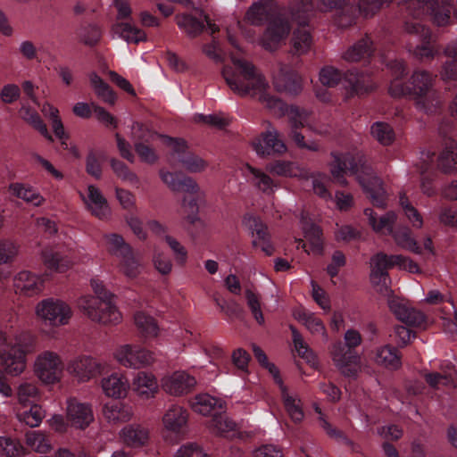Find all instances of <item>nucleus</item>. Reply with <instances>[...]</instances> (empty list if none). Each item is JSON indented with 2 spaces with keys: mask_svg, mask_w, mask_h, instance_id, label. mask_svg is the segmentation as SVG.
Returning <instances> with one entry per match:
<instances>
[{
  "mask_svg": "<svg viewBox=\"0 0 457 457\" xmlns=\"http://www.w3.org/2000/svg\"><path fill=\"white\" fill-rule=\"evenodd\" d=\"M270 5L267 3L253 4L245 13V21L254 26H259L267 19Z\"/></svg>",
  "mask_w": 457,
  "mask_h": 457,
  "instance_id": "0e129e2a",
  "label": "nucleus"
},
{
  "mask_svg": "<svg viewBox=\"0 0 457 457\" xmlns=\"http://www.w3.org/2000/svg\"><path fill=\"white\" fill-rule=\"evenodd\" d=\"M284 113L288 119L289 126H294L300 129L307 127L317 133H323L313 126L312 122V113L311 111L300 108L295 105H290L286 107Z\"/></svg>",
  "mask_w": 457,
  "mask_h": 457,
  "instance_id": "c9c22d12",
  "label": "nucleus"
},
{
  "mask_svg": "<svg viewBox=\"0 0 457 457\" xmlns=\"http://www.w3.org/2000/svg\"><path fill=\"white\" fill-rule=\"evenodd\" d=\"M16 292L26 296L39 294L44 287L43 278L29 270L20 271L13 279Z\"/></svg>",
  "mask_w": 457,
  "mask_h": 457,
  "instance_id": "4be33fe9",
  "label": "nucleus"
},
{
  "mask_svg": "<svg viewBox=\"0 0 457 457\" xmlns=\"http://www.w3.org/2000/svg\"><path fill=\"white\" fill-rule=\"evenodd\" d=\"M100 386L105 396L112 399H122L129 393V383L125 374L112 372L102 378Z\"/></svg>",
  "mask_w": 457,
  "mask_h": 457,
  "instance_id": "412c9836",
  "label": "nucleus"
},
{
  "mask_svg": "<svg viewBox=\"0 0 457 457\" xmlns=\"http://www.w3.org/2000/svg\"><path fill=\"white\" fill-rule=\"evenodd\" d=\"M89 80L95 93L102 101L110 104L115 103V96L112 90L96 73H91Z\"/></svg>",
  "mask_w": 457,
  "mask_h": 457,
  "instance_id": "680f3d73",
  "label": "nucleus"
},
{
  "mask_svg": "<svg viewBox=\"0 0 457 457\" xmlns=\"http://www.w3.org/2000/svg\"><path fill=\"white\" fill-rule=\"evenodd\" d=\"M19 113L23 120L38 130L45 137L52 140V137L49 134L46 124L43 122L40 116L35 110L29 106H21Z\"/></svg>",
  "mask_w": 457,
  "mask_h": 457,
  "instance_id": "052dcab7",
  "label": "nucleus"
},
{
  "mask_svg": "<svg viewBox=\"0 0 457 457\" xmlns=\"http://www.w3.org/2000/svg\"><path fill=\"white\" fill-rule=\"evenodd\" d=\"M192 410L202 415H209L212 411L223 409V401L208 394L196 395L190 401Z\"/></svg>",
  "mask_w": 457,
  "mask_h": 457,
  "instance_id": "58836bf2",
  "label": "nucleus"
},
{
  "mask_svg": "<svg viewBox=\"0 0 457 457\" xmlns=\"http://www.w3.org/2000/svg\"><path fill=\"white\" fill-rule=\"evenodd\" d=\"M106 251L112 256L121 258L132 250V247L124 240L123 237L116 233L104 235Z\"/></svg>",
  "mask_w": 457,
  "mask_h": 457,
  "instance_id": "09e8293b",
  "label": "nucleus"
},
{
  "mask_svg": "<svg viewBox=\"0 0 457 457\" xmlns=\"http://www.w3.org/2000/svg\"><path fill=\"white\" fill-rule=\"evenodd\" d=\"M291 42L293 52L296 54H306L312 45L310 32L304 27L294 31Z\"/></svg>",
  "mask_w": 457,
  "mask_h": 457,
  "instance_id": "bf43d9fd",
  "label": "nucleus"
},
{
  "mask_svg": "<svg viewBox=\"0 0 457 457\" xmlns=\"http://www.w3.org/2000/svg\"><path fill=\"white\" fill-rule=\"evenodd\" d=\"M402 357L398 350L389 345L378 347L374 352V361L387 370H396L402 366Z\"/></svg>",
  "mask_w": 457,
  "mask_h": 457,
  "instance_id": "7c9ffc66",
  "label": "nucleus"
},
{
  "mask_svg": "<svg viewBox=\"0 0 457 457\" xmlns=\"http://www.w3.org/2000/svg\"><path fill=\"white\" fill-rule=\"evenodd\" d=\"M290 328L292 331L295 349L298 355L304 359L312 367H317L318 360L312 350L308 346L301 334L294 327L291 326Z\"/></svg>",
  "mask_w": 457,
  "mask_h": 457,
  "instance_id": "5fc2aeb1",
  "label": "nucleus"
},
{
  "mask_svg": "<svg viewBox=\"0 0 457 457\" xmlns=\"http://www.w3.org/2000/svg\"><path fill=\"white\" fill-rule=\"evenodd\" d=\"M35 314L42 325L56 328L68 325L73 312L66 302L50 297L41 300L36 304Z\"/></svg>",
  "mask_w": 457,
  "mask_h": 457,
  "instance_id": "0eeeda50",
  "label": "nucleus"
},
{
  "mask_svg": "<svg viewBox=\"0 0 457 457\" xmlns=\"http://www.w3.org/2000/svg\"><path fill=\"white\" fill-rule=\"evenodd\" d=\"M400 4L415 18L428 15L436 26L449 25L455 10L454 0H400Z\"/></svg>",
  "mask_w": 457,
  "mask_h": 457,
  "instance_id": "20e7f679",
  "label": "nucleus"
},
{
  "mask_svg": "<svg viewBox=\"0 0 457 457\" xmlns=\"http://www.w3.org/2000/svg\"><path fill=\"white\" fill-rule=\"evenodd\" d=\"M447 59L440 71L441 79L445 81L457 79V43L450 44L445 50Z\"/></svg>",
  "mask_w": 457,
  "mask_h": 457,
  "instance_id": "49530a36",
  "label": "nucleus"
},
{
  "mask_svg": "<svg viewBox=\"0 0 457 457\" xmlns=\"http://www.w3.org/2000/svg\"><path fill=\"white\" fill-rule=\"evenodd\" d=\"M372 137L382 145H390L395 139V134L392 127L382 121H377L370 127Z\"/></svg>",
  "mask_w": 457,
  "mask_h": 457,
  "instance_id": "4d7b16f0",
  "label": "nucleus"
},
{
  "mask_svg": "<svg viewBox=\"0 0 457 457\" xmlns=\"http://www.w3.org/2000/svg\"><path fill=\"white\" fill-rule=\"evenodd\" d=\"M115 299H96L84 295L78 301L79 310L92 321L104 325H115L122 320V315L114 302Z\"/></svg>",
  "mask_w": 457,
  "mask_h": 457,
  "instance_id": "39448f33",
  "label": "nucleus"
},
{
  "mask_svg": "<svg viewBox=\"0 0 457 457\" xmlns=\"http://www.w3.org/2000/svg\"><path fill=\"white\" fill-rule=\"evenodd\" d=\"M112 30L128 43L137 44L146 41V34L129 22H119L113 25Z\"/></svg>",
  "mask_w": 457,
  "mask_h": 457,
  "instance_id": "a18cd8bd",
  "label": "nucleus"
},
{
  "mask_svg": "<svg viewBox=\"0 0 457 457\" xmlns=\"http://www.w3.org/2000/svg\"><path fill=\"white\" fill-rule=\"evenodd\" d=\"M40 256L44 266L51 272L62 273L73 266L67 256L50 248L42 250Z\"/></svg>",
  "mask_w": 457,
  "mask_h": 457,
  "instance_id": "2f4dec72",
  "label": "nucleus"
},
{
  "mask_svg": "<svg viewBox=\"0 0 457 457\" xmlns=\"http://www.w3.org/2000/svg\"><path fill=\"white\" fill-rule=\"evenodd\" d=\"M245 171L250 175L249 180L252 185L266 195H271L278 187L277 183L263 170L245 164Z\"/></svg>",
  "mask_w": 457,
  "mask_h": 457,
  "instance_id": "72a5a7b5",
  "label": "nucleus"
},
{
  "mask_svg": "<svg viewBox=\"0 0 457 457\" xmlns=\"http://www.w3.org/2000/svg\"><path fill=\"white\" fill-rule=\"evenodd\" d=\"M66 417L71 427L85 429L94 420L92 406L76 398H70L67 401Z\"/></svg>",
  "mask_w": 457,
  "mask_h": 457,
  "instance_id": "dca6fc26",
  "label": "nucleus"
},
{
  "mask_svg": "<svg viewBox=\"0 0 457 457\" xmlns=\"http://www.w3.org/2000/svg\"><path fill=\"white\" fill-rule=\"evenodd\" d=\"M438 169L445 174L457 172V144L451 142L440 153L437 160Z\"/></svg>",
  "mask_w": 457,
  "mask_h": 457,
  "instance_id": "ea45409f",
  "label": "nucleus"
},
{
  "mask_svg": "<svg viewBox=\"0 0 457 457\" xmlns=\"http://www.w3.org/2000/svg\"><path fill=\"white\" fill-rule=\"evenodd\" d=\"M253 145L257 154L262 156L275 153L283 154L287 151V146L279 137L278 131L270 125L259 138L253 141Z\"/></svg>",
  "mask_w": 457,
  "mask_h": 457,
  "instance_id": "a211bd4d",
  "label": "nucleus"
},
{
  "mask_svg": "<svg viewBox=\"0 0 457 457\" xmlns=\"http://www.w3.org/2000/svg\"><path fill=\"white\" fill-rule=\"evenodd\" d=\"M110 164L115 175L122 181L131 185L139 184V178L137 175L130 170L124 162L116 159H111Z\"/></svg>",
  "mask_w": 457,
  "mask_h": 457,
  "instance_id": "774afa93",
  "label": "nucleus"
},
{
  "mask_svg": "<svg viewBox=\"0 0 457 457\" xmlns=\"http://www.w3.org/2000/svg\"><path fill=\"white\" fill-rule=\"evenodd\" d=\"M395 244L401 248L411 251L415 253H420V247L417 241L412 237L411 231L408 227H401L391 234Z\"/></svg>",
  "mask_w": 457,
  "mask_h": 457,
  "instance_id": "13d9d810",
  "label": "nucleus"
},
{
  "mask_svg": "<svg viewBox=\"0 0 457 457\" xmlns=\"http://www.w3.org/2000/svg\"><path fill=\"white\" fill-rule=\"evenodd\" d=\"M16 416L20 421L30 428H36L42 422L45 417V411L40 405L33 404L30 406L29 410L18 411Z\"/></svg>",
  "mask_w": 457,
  "mask_h": 457,
  "instance_id": "e2e57ef3",
  "label": "nucleus"
},
{
  "mask_svg": "<svg viewBox=\"0 0 457 457\" xmlns=\"http://www.w3.org/2000/svg\"><path fill=\"white\" fill-rule=\"evenodd\" d=\"M188 420L187 411L179 405L171 404L164 411L162 419L164 429L172 434H179L186 427Z\"/></svg>",
  "mask_w": 457,
  "mask_h": 457,
  "instance_id": "393cba45",
  "label": "nucleus"
},
{
  "mask_svg": "<svg viewBox=\"0 0 457 457\" xmlns=\"http://www.w3.org/2000/svg\"><path fill=\"white\" fill-rule=\"evenodd\" d=\"M162 138L163 144L170 150V162L173 167L179 164L189 173H200L208 167V162L204 159L187 151L185 140L168 136H162Z\"/></svg>",
  "mask_w": 457,
  "mask_h": 457,
  "instance_id": "6e6552de",
  "label": "nucleus"
},
{
  "mask_svg": "<svg viewBox=\"0 0 457 457\" xmlns=\"http://www.w3.org/2000/svg\"><path fill=\"white\" fill-rule=\"evenodd\" d=\"M330 353L334 365L343 376L355 378L361 371V360L355 350L338 342L332 345Z\"/></svg>",
  "mask_w": 457,
  "mask_h": 457,
  "instance_id": "f8f14e48",
  "label": "nucleus"
},
{
  "mask_svg": "<svg viewBox=\"0 0 457 457\" xmlns=\"http://www.w3.org/2000/svg\"><path fill=\"white\" fill-rule=\"evenodd\" d=\"M390 69L395 78L392 79L388 91L393 97H401L409 95V85L403 86L400 78L405 73L404 63L401 61H394L390 63Z\"/></svg>",
  "mask_w": 457,
  "mask_h": 457,
  "instance_id": "79ce46f5",
  "label": "nucleus"
},
{
  "mask_svg": "<svg viewBox=\"0 0 457 457\" xmlns=\"http://www.w3.org/2000/svg\"><path fill=\"white\" fill-rule=\"evenodd\" d=\"M295 317L302 322L312 334L321 335L325 339H328V334L323 322L313 313L299 311L295 313Z\"/></svg>",
  "mask_w": 457,
  "mask_h": 457,
  "instance_id": "864d4df0",
  "label": "nucleus"
},
{
  "mask_svg": "<svg viewBox=\"0 0 457 457\" xmlns=\"http://www.w3.org/2000/svg\"><path fill=\"white\" fill-rule=\"evenodd\" d=\"M405 31L411 37L409 41V51L420 60L433 59L436 50L430 44L429 29L420 22H406Z\"/></svg>",
  "mask_w": 457,
  "mask_h": 457,
  "instance_id": "9b49d317",
  "label": "nucleus"
},
{
  "mask_svg": "<svg viewBox=\"0 0 457 457\" xmlns=\"http://www.w3.org/2000/svg\"><path fill=\"white\" fill-rule=\"evenodd\" d=\"M331 155L333 161L329 165L330 173L337 183L347 186L345 175L349 172L355 177L362 189L368 194L373 205L382 209L386 208V195L382 182L362 154L332 153Z\"/></svg>",
  "mask_w": 457,
  "mask_h": 457,
  "instance_id": "f257e3e1",
  "label": "nucleus"
},
{
  "mask_svg": "<svg viewBox=\"0 0 457 457\" xmlns=\"http://www.w3.org/2000/svg\"><path fill=\"white\" fill-rule=\"evenodd\" d=\"M106 368L107 363L103 360L81 354L68 361L66 370L78 383H87L101 376Z\"/></svg>",
  "mask_w": 457,
  "mask_h": 457,
  "instance_id": "1a4fd4ad",
  "label": "nucleus"
},
{
  "mask_svg": "<svg viewBox=\"0 0 457 457\" xmlns=\"http://www.w3.org/2000/svg\"><path fill=\"white\" fill-rule=\"evenodd\" d=\"M175 21L178 27L190 37H197L204 28L202 21L190 14H177Z\"/></svg>",
  "mask_w": 457,
  "mask_h": 457,
  "instance_id": "603ef678",
  "label": "nucleus"
},
{
  "mask_svg": "<svg viewBox=\"0 0 457 457\" xmlns=\"http://www.w3.org/2000/svg\"><path fill=\"white\" fill-rule=\"evenodd\" d=\"M250 229L253 237V245L260 248L266 255L274 253L273 245L270 241L268 228L259 219L250 220Z\"/></svg>",
  "mask_w": 457,
  "mask_h": 457,
  "instance_id": "c756f323",
  "label": "nucleus"
},
{
  "mask_svg": "<svg viewBox=\"0 0 457 457\" xmlns=\"http://www.w3.org/2000/svg\"><path fill=\"white\" fill-rule=\"evenodd\" d=\"M207 428L212 435L222 437H234L238 432L237 424L226 413L214 414L208 421Z\"/></svg>",
  "mask_w": 457,
  "mask_h": 457,
  "instance_id": "cd10ccee",
  "label": "nucleus"
},
{
  "mask_svg": "<svg viewBox=\"0 0 457 457\" xmlns=\"http://www.w3.org/2000/svg\"><path fill=\"white\" fill-rule=\"evenodd\" d=\"M131 385L135 395L143 401L155 398L159 392L157 378L151 372L138 371L133 377Z\"/></svg>",
  "mask_w": 457,
  "mask_h": 457,
  "instance_id": "6ab92c4d",
  "label": "nucleus"
},
{
  "mask_svg": "<svg viewBox=\"0 0 457 457\" xmlns=\"http://www.w3.org/2000/svg\"><path fill=\"white\" fill-rule=\"evenodd\" d=\"M19 253V244L10 239H0V265L13 262Z\"/></svg>",
  "mask_w": 457,
  "mask_h": 457,
  "instance_id": "338daca9",
  "label": "nucleus"
},
{
  "mask_svg": "<svg viewBox=\"0 0 457 457\" xmlns=\"http://www.w3.org/2000/svg\"><path fill=\"white\" fill-rule=\"evenodd\" d=\"M344 87L351 94L361 95L375 88V84L370 78L365 74L349 72L345 75Z\"/></svg>",
  "mask_w": 457,
  "mask_h": 457,
  "instance_id": "e433bc0d",
  "label": "nucleus"
},
{
  "mask_svg": "<svg viewBox=\"0 0 457 457\" xmlns=\"http://www.w3.org/2000/svg\"><path fill=\"white\" fill-rule=\"evenodd\" d=\"M292 19L304 26L313 10L312 0H289L287 5Z\"/></svg>",
  "mask_w": 457,
  "mask_h": 457,
  "instance_id": "c03bdc74",
  "label": "nucleus"
},
{
  "mask_svg": "<svg viewBox=\"0 0 457 457\" xmlns=\"http://www.w3.org/2000/svg\"><path fill=\"white\" fill-rule=\"evenodd\" d=\"M370 278L373 283L378 285L379 293L387 295L390 293L388 287L389 277L387 269H391L389 256L384 253H378L370 259Z\"/></svg>",
  "mask_w": 457,
  "mask_h": 457,
  "instance_id": "aec40b11",
  "label": "nucleus"
},
{
  "mask_svg": "<svg viewBox=\"0 0 457 457\" xmlns=\"http://www.w3.org/2000/svg\"><path fill=\"white\" fill-rule=\"evenodd\" d=\"M277 384L279 386L283 405L287 413L295 423L301 422L304 418V413L303 403L298 395L290 392L284 385L282 379H278Z\"/></svg>",
  "mask_w": 457,
  "mask_h": 457,
  "instance_id": "bb28decb",
  "label": "nucleus"
},
{
  "mask_svg": "<svg viewBox=\"0 0 457 457\" xmlns=\"http://www.w3.org/2000/svg\"><path fill=\"white\" fill-rule=\"evenodd\" d=\"M434 83L435 77L422 70L414 71L409 79V95L416 106L426 112H434L441 104Z\"/></svg>",
  "mask_w": 457,
  "mask_h": 457,
  "instance_id": "7ed1b4c3",
  "label": "nucleus"
},
{
  "mask_svg": "<svg viewBox=\"0 0 457 457\" xmlns=\"http://www.w3.org/2000/svg\"><path fill=\"white\" fill-rule=\"evenodd\" d=\"M372 53V42L364 37L349 47L343 54V58L350 62H359L370 56Z\"/></svg>",
  "mask_w": 457,
  "mask_h": 457,
  "instance_id": "8fccbe9b",
  "label": "nucleus"
},
{
  "mask_svg": "<svg viewBox=\"0 0 457 457\" xmlns=\"http://www.w3.org/2000/svg\"><path fill=\"white\" fill-rule=\"evenodd\" d=\"M302 229L304 237L311 245L312 253H320L322 250V232L320 228L307 219L303 214L301 217Z\"/></svg>",
  "mask_w": 457,
  "mask_h": 457,
  "instance_id": "a19ab883",
  "label": "nucleus"
},
{
  "mask_svg": "<svg viewBox=\"0 0 457 457\" xmlns=\"http://www.w3.org/2000/svg\"><path fill=\"white\" fill-rule=\"evenodd\" d=\"M196 386V379L184 370H177L164 376L161 380L162 389L171 396L189 394Z\"/></svg>",
  "mask_w": 457,
  "mask_h": 457,
  "instance_id": "ddd939ff",
  "label": "nucleus"
},
{
  "mask_svg": "<svg viewBox=\"0 0 457 457\" xmlns=\"http://www.w3.org/2000/svg\"><path fill=\"white\" fill-rule=\"evenodd\" d=\"M103 416L110 425L129 422L134 416L133 407L125 403H107L103 406Z\"/></svg>",
  "mask_w": 457,
  "mask_h": 457,
  "instance_id": "a878e982",
  "label": "nucleus"
},
{
  "mask_svg": "<svg viewBox=\"0 0 457 457\" xmlns=\"http://www.w3.org/2000/svg\"><path fill=\"white\" fill-rule=\"evenodd\" d=\"M31 367L34 376L45 386L56 385L63 378L64 362L55 351L44 350L38 353Z\"/></svg>",
  "mask_w": 457,
  "mask_h": 457,
  "instance_id": "423d86ee",
  "label": "nucleus"
},
{
  "mask_svg": "<svg viewBox=\"0 0 457 457\" xmlns=\"http://www.w3.org/2000/svg\"><path fill=\"white\" fill-rule=\"evenodd\" d=\"M159 175L162 181L173 192L185 191L195 195L201 193L199 185L191 177L179 178L178 174L164 170H161Z\"/></svg>",
  "mask_w": 457,
  "mask_h": 457,
  "instance_id": "b1692460",
  "label": "nucleus"
},
{
  "mask_svg": "<svg viewBox=\"0 0 457 457\" xmlns=\"http://www.w3.org/2000/svg\"><path fill=\"white\" fill-rule=\"evenodd\" d=\"M16 397L18 403L24 407L38 400L40 390L37 384L35 381H21L16 388Z\"/></svg>",
  "mask_w": 457,
  "mask_h": 457,
  "instance_id": "de8ad7c7",
  "label": "nucleus"
},
{
  "mask_svg": "<svg viewBox=\"0 0 457 457\" xmlns=\"http://www.w3.org/2000/svg\"><path fill=\"white\" fill-rule=\"evenodd\" d=\"M25 442L27 446L38 453H47L53 448L49 437L44 432L38 430L27 432Z\"/></svg>",
  "mask_w": 457,
  "mask_h": 457,
  "instance_id": "3c124183",
  "label": "nucleus"
},
{
  "mask_svg": "<svg viewBox=\"0 0 457 457\" xmlns=\"http://www.w3.org/2000/svg\"><path fill=\"white\" fill-rule=\"evenodd\" d=\"M387 304L390 311L395 314L397 320L405 323L408 326L418 327L424 323L425 316L420 311L411 307L406 301L395 297L392 290L386 295Z\"/></svg>",
  "mask_w": 457,
  "mask_h": 457,
  "instance_id": "4468645a",
  "label": "nucleus"
},
{
  "mask_svg": "<svg viewBox=\"0 0 457 457\" xmlns=\"http://www.w3.org/2000/svg\"><path fill=\"white\" fill-rule=\"evenodd\" d=\"M289 32L288 22L281 18H277L269 23L260 43L264 49L274 51L285 42Z\"/></svg>",
  "mask_w": 457,
  "mask_h": 457,
  "instance_id": "f3484780",
  "label": "nucleus"
},
{
  "mask_svg": "<svg viewBox=\"0 0 457 457\" xmlns=\"http://www.w3.org/2000/svg\"><path fill=\"white\" fill-rule=\"evenodd\" d=\"M399 204L403 208V212L411 223L412 227L421 228L423 226V219L419 211L410 203L405 193L399 195Z\"/></svg>",
  "mask_w": 457,
  "mask_h": 457,
  "instance_id": "69168bd1",
  "label": "nucleus"
},
{
  "mask_svg": "<svg viewBox=\"0 0 457 457\" xmlns=\"http://www.w3.org/2000/svg\"><path fill=\"white\" fill-rule=\"evenodd\" d=\"M120 436L124 444L131 447H141L149 440V430L146 427L132 423L125 426L120 431Z\"/></svg>",
  "mask_w": 457,
  "mask_h": 457,
  "instance_id": "c85d7f7f",
  "label": "nucleus"
},
{
  "mask_svg": "<svg viewBox=\"0 0 457 457\" xmlns=\"http://www.w3.org/2000/svg\"><path fill=\"white\" fill-rule=\"evenodd\" d=\"M364 215L368 218V222L374 232L393 234L394 225L397 220V215L394 212H387L379 219L377 218L376 213L370 208L364 210Z\"/></svg>",
  "mask_w": 457,
  "mask_h": 457,
  "instance_id": "473e14b6",
  "label": "nucleus"
},
{
  "mask_svg": "<svg viewBox=\"0 0 457 457\" xmlns=\"http://www.w3.org/2000/svg\"><path fill=\"white\" fill-rule=\"evenodd\" d=\"M119 270L129 278H135L140 274L141 263L133 250L120 258Z\"/></svg>",
  "mask_w": 457,
  "mask_h": 457,
  "instance_id": "6e6d98bb",
  "label": "nucleus"
},
{
  "mask_svg": "<svg viewBox=\"0 0 457 457\" xmlns=\"http://www.w3.org/2000/svg\"><path fill=\"white\" fill-rule=\"evenodd\" d=\"M83 201L91 214L99 220H107L110 217L111 209L107 200L96 186L87 187V195L83 196Z\"/></svg>",
  "mask_w": 457,
  "mask_h": 457,
  "instance_id": "5701e85b",
  "label": "nucleus"
},
{
  "mask_svg": "<svg viewBox=\"0 0 457 457\" xmlns=\"http://www.w3.org/2000/svg\"><path fill=\"white\" fill-rule=\"evenodd\" d=\"M267 170L282 177L308 179L309 172L306 169L295 162L287 161H277L267 166Z\"/></svg>",
  "mask_w": 457,
  "mask_h": 457,
  "instance_id": "f704fd0d",
  "label": "nucleus"
},
{
  "mask_svg": "<svg viewBox=\"0 0 457 457\" xmlns=\"http://www.w3.org/2000/svg\"><path fill=\"white\" fill-rule=\"evenodd\" d=\"M134 324L140 336L145 339H153L159 335L157 321L145 312L139 311L134 314Z\"/></svg>",
  "mask_w": 457,
  "mask_h": 457,
  "instance_id": "4c0bfd02",
  "label": "nucleus"
},
{
  "mask_svg": "<svg viewBox=\"0 0 457 457\" xmlns=\"http://www.w3.org/2000/svg\"><path fill=\"white\" fill-rule=\"evenodd\" d=\"M10 193L30 204L34 206H39L44 203V197L32 187L21 183H12L9 186Z\"/></svg>",
  "mask_w": 457,
  "mask_h": 457,
  "instance_id": "37998d69",
  "label": "nucleus"
},
{
  "mask_svg": "<svg viewBox=\"0 0 457 457\" xmlns=\"http://www.w3.org/2000/svg\"><path fill=\"white\" fill-rule=\"evenodd\" d=\"M233 67H224L222 75L228 87L240 96H257L266 91L269 84L262 72L248 60L231 56Z\"/></svg>",
  "mask_w": 457,
  "mask_h": 457,
  "instance_id": "f03ea898",
  "label": "nucleus"
},
{
  "mask_svg": "<svg viewBox=\"0 0 457 457\" xmlns=\"http://www.w3.org/2000/svg\"><path fill=\"white\" fill-rule=\"evenodd\" d=\"M118 364L126 368L139 370L152 365L156 357L154 352L137 345L124 344L117 346L112 353Z\"/></svg>",
  "mask_w": 457,
  "mask_h": 457,
  "instance_id": "9d476101",
  "label": "nucleus"
},
{
  "mask_svg": "<svg viewBox=\"0 0 457 457\" xmlns=\"http://www.w3.org/2000/svg\"><path fill=\"white\" fill-rule=\"evenodd\" d=\"M272 83L277 91L292 96L298 95L303 89L301 77L286 64H278Z\"/></svg>",
  "mask_w": 457,
  "mask_h": 457,
  "instance_id": "2eb2a0df",
  "label": "nucleus"
}]
</instances>
